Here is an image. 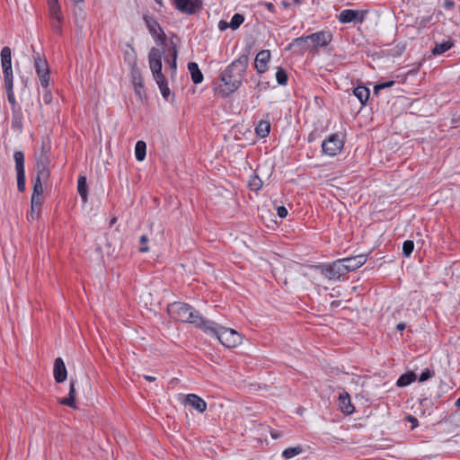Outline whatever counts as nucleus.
Segmentation results:
<instances>
[{"mask_svg":"<svg viewBox=\"0 0 460 460\" xmlns=\"http://www.w3.org/2000/svg\"><path fill=\"white\" fill-rule=\"evenodd\" d=\"M249 63L248 54L241 55L221 73L215 92L218 96L226 97L236 91L242 84Z\"/></svg>","mask_w":460,"mask_h":460,"instance_id":"1","label":"nucleus"},{"mask_svg":"<svg viewBox=\"0 0 460 460\" xmlns=\"http://www.w3.org/2000/svg\"><path fill=\"white\" fill-rule=\"evenodd\" d=\"M167 312L170 316L175 320L195 324L201 330L204 329L207 321L199 315L191 305L182 302H173L167 306Z\"/></svg>","mask_w":460,"mask_h":460,"instance_id":"2","label":"nucleus"},{"mask_svg":"<svg viewBox=\"0 0 460 460\" xmlns=\"http://www.w3.org/2000/svg\"><path fill=\"white\" fill-rule=\"evenodd\" d=\"M203 331L215 336L226 348H235L242 343V335L235 330L221 326L210 320L207 321Z\"/></svg>","mask_w":460,"mask_h":460,"instance_id":"3","label":"nucleus"},{"mask_svg":"<svg viewBox=\"0 0 460 460\" xmlns=\"http://www.w3.org/2000/svg\"><path fill=\"white\" fill-rule=\"evenodd\" d=\"M315 268L330 280H338L341 276L347 274L342 259L329 264H320L315 266Z\"/></svg>","mask_w":460,"mask_h":460,"instance_id":"4","label":"nucleus"},{"mask_svg":"<svg viewBox=\"0 0 460 460\" xmlns=\"http://www.w3.org/2000/svg\"><path fill=\"white\" fill-rule=\"evenodd\" d=\"M311 44L308 45V51L316 52L319 48L327 46L332 41V34L327 31H317L310 35L305 36Z\"/></svg>","mask_w":460,"mask_h":460,"instance_id":"5","label":"nucleus"},{"mask_svg":"<svg viewBox=\"0 0 460 460\" xmlns=\"http://www.w3.org/2000/svg\"><path fill=\"white\" fill-rule=\"evenodd\" d=\"M148 63L155 80L165 77L162 72V53L160 49L153 47L148 53Z\"/></svg>","mask_w":460,"mask_h":460,"instance_id":"6","label":"nucleus"},{"mask_svg":"<svg viewBox=\"0 0 460 460\" xmlns=\"http://www.w3.org/2000/svg\"><path fill=\"white\" fill-rule=\"evenodd\" d=\"M172 4L176 10L187 15H194L202 9L200 0H172Z\"/></svg>","mask_w":460,"mask_h":460,"instance_id":"7","label":"nucleus"},{"mask_svg":"<svg viewBox=\"0 0 460 460\" xmlns=\"http://www.w3.org/2000/svg\"><path fill=\"white\" fill-rule=\"evenodd\" d=\"M343 145V140L339 134L334 133L323 142L322 149L324 154L334 156L341 152Z\"/></svg>","mask_w":460,"mask_h":460,"instance_id":"8","label":"nucleus"},{"mask_svg":"<svg viewBox=\"0 0 460 460\" xmlns=\"http://www.w3.org/2000/svg\"><path fill=\"white\" fill-rule=\"evenodd\" d=\"M34 58V66L40 82V85L43 88H47L49 85V69L48 63L45 59H42L38 53L36 56H33Z\"/></svg>","mask_w":460,"mask_h":460,"instance_id":"9","label":"nucleus"},{"mask_svg":"<svg viewBox=\"0 0 460 460\" xmlns=\"http://www.w3.org/2000/svg\"><path fill=\"white\" fill-rule=\"evenodd\" d=\"M35 161V170L37 172L36 176H39L40 178H49V151L44 145L42 146L40 153L36 155Z\"/></svg>","mask_w":460,"mask_h":460,"instance_id":"10","label":"nucleus"},{"mask_svg":"<svg viewBox=\"0 0 460 460\" xmlns=\"http://www.w3.org/2000/svg\"><path fill=\"white\" fill-rule=\"evenodd\" d=\"M15 162V170L17 173V188L20 192L25 190V171H24V155L22 151H15L13 154Z\"/></svg>","mask_w":460,"mask_h":460,"instance_id":"11","label":"nucleus"},{"mask_svg":"<svg viewBox=\"0 0 460 460\" xmlns=\"http://www.w3.org/2000/svg\"><path fill=\"white\" fill-rule=\"evenodd\" d=\"M366 18V12L361 10L344 9L339 15L338 20L341 23H362Z\"/></svg>","mask_w":460,"mask_h":460,"instance_id":"12","label":"nucleus"},{"mask_svg":"<svg viewBox=\"0 0 460 460\" xmlns=\"http://www.w3.org/2000/svg\"><path fill=\"white\" fill-rule=\"evenodd\" d=\"M182 403L189 405L199 413H203L207 410V402L201 397L194 394L185 395Z\"/></svg>","mask_w":460,"mask_h":460,"instance_id":"13","label":"nucleus"},{"mask_svg":"<svg viewBox=\"0 0 460 460\" xmlns=\"http://www.w3.org/2000/svg\"><path fill=\"white\" fill-rule=\"evenodd\" d=\"M346 273L355 270L364 265L367 261V256L365 254H358L354 257H348L342 259Z\"/></svg>","mask_w":460,"mask_h":460,"instance_id":"14","label":"nucleus"},{"mask_svg":"<svg viewBox=\"0 0 460 460\" xmlns=\"http://www.w3.org/2000/svg\"><path fill=\"white\" fill-rule=\"evenodd\" d=\"M270 58V51L268 49L261 50L254 61L255 68L259 74H262L268 69V63Z\"/></svg>","mask_w":460,"mask_h":460,"instance_id":"15","label":"nucleus"},{"mask_svg":"<svg viewBox=\"0 0 460 460\" xmlns=\"http://www.w3.org/2000/svg\"><path fill=\"white\" fill-rule=\"evenodd\" d=\"M53 376L57 383H63L67 377L66 367L61 358H57L55 359Z\"/></svg>","mask_w":460,"mask_h":460,"instance_id":"16","label":"nucleus"},{"mask_svg":"<svg viewBox=\"0 0 460 460\" xmlns=\"http://www.w3.org/2000/svg\"><path fill=\"white\" fill-rule=\"evenodd\" d=\"M339 406L341 411L346 415H350L354 412V406L351 404L349 394L347 392H343L339 395Z\"/></svg>","mask_w":460,"mask_h":460,"instance_id":"17","label":"nucleus"},{"mask_svg":"<svg viewBox=\"0 0 460 460\" xmlns=\"http://www.w3.org/2000/svg\"><path fill=\"white\" fill-rule=\"evenodd\" d=\"M164 60L168 63L172 69V75L175 74L177 68V49L173 42L171 43V47L167 49V54L164 57Z\"/></svg>","mask_w":460,"mask_h":460,"instance_id":"18","label":"nucleus"},{"mask_svg":"<svg viewBox=\"0 0 460 460\" xmlns=\"http://www.w3.org/2000/svg\"><path fill=\"white\" fill-rule=\"evenodd\" d=\"M47 179L48 178H40L39 176H36V178L33 180V190L31 200H34L35 204H37L38 201L42 202V181H46Z\"/></svg>","mask_w":460,"mask_h":460,"instance_id":"19","label":"nucleus"},{"mask_svg":"<svg viewBox=\"0 0 460 460\" xmlns=\"http://www.w3.org/2000/svg\"><path fill=\"white\" fill-rule=\"evenodd\" d=\"M49 13L51 19H56L58 22L63 21L61 13V7L58 0H48Z\"/></svg>","mask_w":460,"mask_h":460,"instance_id":"20","label":"nucleus"},{"mask_svg":"<svg viewBox=\"0 0 460 460\" xmlns=\"http://www.w3.org/2000/svg\"><path fill=\"white\" fill-rule=\"evenodd\" d=\"M188 69L190 71L191 80L195 84H200L203 81V75L197 63L190 62L188 64Z\"/></svg>","mask_w":460,"mask_h":460,"instance_id":"21","label":"nucleus"},{"mask_svg":"<svg viewBox=\"0 0 460 460\" xmlns=\"http://www.w3.org/2000/svg\"><path fill=\"white\" fill-rule=\"evenodd\" d=\"M75 382L71 377L70 379V388L68 397L63 398L60 400V403L68 406L70 408H75Z\"/></svg>","mask_w":460,"mask_h":460,"instance_id":"22","label":"nucleus"},{"mask_svg":"<svg viewBox=\"0 0 460 460\" xmlns=\"http://www.w3.org/2000/svg\"><path fill=\"white\" fill-rule=\"evenodd\" d=\"M145 21H146V26L153 37H158L159 39H161L162 37H164V38L165 37L164 32H162V35L158 34V31H162V30H161L160 25L155 19H153L151 17H145Z\"/></svg>","mask_w":460,"mask_h":460,"instance_id":"23","label":"nucleus"},{"mask_svg":"<svg viewBox=\"0 0 460 460\" xmlns=\"http://www.w3.org/2000/svg\"><path fill=\"white\" fill-rule=\"evenodd\" d=\"M77 190L82 198L83 202L85 203L87 201L88 197V188L85 176H79L77 181Z\"/></svg>","mask_w":460,"mask_h":460,"instance_id":"24","label":"nucleus"},{"mask_svg":"<svg viewBox=\"0 0 460 460\" xmlns=\"http://www.w3.org/2000/svg\"><path fill=\"white\" fill-rule=\"evenodd\" d=\"M1 66H12V50L9 47H4L0 53Z\"/></svg>","mask_w":460,"mask_h":460,"instance_id":"25","label":"nucleus"},{"mask_svg":"<svg viewBox=\"0 0 460 460\" xmlns=\"http://www.w3.org/2000/svg\"><path fill=\"white\" fill-rule=\"evenodd\" d=\"M308 40L305 39V36L296 38L293 41L288 45V49H291L292 48L297 47L300 51L304 52L308 50Z\"/></svg>","mask_w":460,"mask_h":460,"instance_id":"26","label":"nucleus"},{"mask_svg":"<svg viewBox=\"0 0 460 460\" xmlns=\"http://www.w3.org/2000/svg\"><path fill=\"white\" fill-rule=\"evenodd\" d=\"M353 93L362 104H365L369 98V90L365 86L356 87Z\"/></svg>","mask_w":460,"mask_h":460,"instance_id":"27","label":"nucleus"},{"mask_svg":"<svg viewBox=\"0 0 460 460\" xmlns=\"http://www.w3.org/2000/svg\"><path fill=\"white\" fill-rule=\"evenodd\" d=\"M416 379V375L413 372H408L402 375L396 384L399 387H404L411 384Z\"/></svg>","mask_w":460,"mask_h":460,"instance_id":"28","label":"nucleus"},{"mask_svg":"<svg viewBox=\"0 0 460 460\" xmlns=\"http://www.w3.org/2000/svg\"><path fill=\"white\" fill-rule=\"evenodd\" d=\"M453 47V42L451 40H446L441 43H437L432 49L433 55H441L447 50H449Z\"/></svg>","mask_w":460,"mask_h":460,"instance_id":"29","label":"nucleus"},{"mask_svg":"<svg viewBox=\"0 0 460 460\" xmlns=\"http://www.w3.org/2000/svg\"><path fill=\"white\" fill-rule=\"evenodd\" d=\"M146 143L142 140L137 141L135 146L136 159L139 162L143 161L146 157Z\"/></svg>","mask_w":460,"mask_h":460,"instance_id":"30","label":"nucleus"},{"mask_svg":"<svg viewBox=\"0 0 460 460\" xmlns=\"http://www.w3.org/2000/svg\"><path fill=\"white\" fill-rule=\"evenodd\" d=\"M256 134L261 137H265L270 131V124L268 121L261 120L255 128Z\"/></svg>","mask_w":460,"mask_h":460,"instance_id":"31","label":"nucleus"},{"mask_svg":"<svg viewBox=\"0 0 460 460\" xmlns=\"http://www.w3.org/2000/svg\"><path fill=\"white\" fill-rule=\"evenodd\" d=\"M155 82L159 87L162 96L167 101L171 94V91L168 87L167 81H166L165 77H163L161 79H156Z\"/></svg>","mask_w":460,"mask_h":460,"instance_id":"32","label":"nucleus"},{"mask_svg":"<svg viewBox=\"0 0 460 460\" xmlns=\"http://www.w3.org/2000/svg\"><path fill=\"white\" fill-rule=\"evenodd\" d=\"M303 452V447L301 446H296L293 447H288L283 450L282 456L285 459H290Z\"/></svg>","mask_w":460,"mask_h":460,"instance_id":"33","label":"nucleus"},{"mask_svg":"<svg viewBox=\"0 0 460 460\" xmlns=\"http://www.w3.org/2000/svg\"><path fill=\"white\" fill-rule=\"evenodd\" d=\"M2 70H3V75H4V86L13 85V67L5 66V67H2Z\"/></svg>","mask_w":460,"mask_h":460,"instance_id":"34","label":"nucleus"},{"mask_svg":"<svg viewBox=\"0 0 460 460\" xmlns=\"http://www.w3.org/2000/svg\"><path fill=\"white\" fill-rule=\"evenodd\" d=\"M41 204V201H38L37 204H35L34 200H31V212L28 215L29 219L31 218L32 220H35L39 218Z\"/></svg>","mask_w":460,"mask_h":460,"instance_id":"35","label":"nucleus"},{"mask_svg":"<svg viewBox=\"0 0 460 460\" xmlns=\"http://www.w3.org/2000/svg\"><path fill=\"white\" fill-rule=\"evenodd\" d=\"M276 80L280 85H286L288 84V75L282 67L278 68L276 72Z\"/></svg>","mask_w":460,"mask_h":460,"instance_id":"36","label":"nucleus"},{"mask_svg":"<svg viewBox=\"0 0 460 460\" xmlns=\"http://www.w3.org/2000/svg\"><path fill=\"white\" fill-rule=\"evenodd\" d=\"M244 22L243 15L240 13H235L231 19V22H229L230 28L233 30H236L240 27V25Z\"/></svg>","mask_w":460,"mask_h":460,"instance_id":"37","label":"nucleus"},{"mask_svg":"<svg viewBox=\"0 0 460 460\" xmlns=\"http://www.w3.org/2000/svg\"><path fill=\"white\" fill-rule=\"evenodd\" d=\"M249 187L252 190L258 191L262 187V181L257 175H254L249 181Z\"/></svg>","mask_w":460,"mask_h":460,"instance_id":"38","label":"nucleus"},{"mask_svg":"<svg viewBox=\"0 0 460 460\" xmlns=\"http://www.w3.org/2000/svg\"><path fill=\"white\" fill-rule=\"evenodd\" d=\"M414 249V243L411 240H407L402 244V253L404 256L409 257Z\"/></svg>","mask_w":460,"mask_h":460,"instance_id":"39","label":"nucleus"},{"mask_svg":"<svg viewBox=\"0 0 460 460\" xmlns=\"http://www.w3.org/2000/svg\"><path fill=\"white\" fill-rule=\"evenodd\" d=\"M148 238L146 235H142L139 239V248L138 251L140 252H146L149 251V247L147 246Z\"/></svg>","mask_w":460,"mask_h":460,"instance_id":"40","label":"nucleus"},{"mask_svg":"<svg viewBox=\"0 0 460 460\" xmlns=\"http://www.w3.org/2000/svg\"><path fill=\"white\" fill-rule=\"evenodd\" d=\"M133 84H134L135 91H136L137 94L141 98V92L139 89L143 88L142 78L140 76L139 77L134 76Z\"/></svg>","mask_w":460,"mask_h":460,"instance_id":"41","label":"nucleus"},{"mask_svg":"<svg viewBox=\"0 0 460 460\" xmlns=\"http://www.w3.org/2000/svg\"><path fill=\"white\" fill-rule=\"evenodd\" d=\"M43 89L44 90L42 93V101L44 102L45 104H49L52 102V93L49 90V87L43 88Z\"/></svg>","mask_w":460,"mask_h":460,"instance_id":"42","label":"nucleus"},{"mask_svg":"<svg viewBox=\"0 0 460 460\" xmlns=\"http://www.w3.org/2000/svg\"><path fill=\"white\" fill-rule=\"evenodd\" d=\"M433 376V372L430 371L429 368H426L420 376V382H425L428 379H429Z\"/></svg>","mask_w":460,"mask_h":460,"instance_id":"43","label":"nucleus"},{"mask_svg":"<svg viewBox=\"0 0 460 460\" xmlns=\"http://www.w3.org/2000/svg\"><path fill=\"white\" fill-rule=\"evenodd\" d=\"M394 84V81H388L386 83H384V84H376L374 88V91L375 93H376L378 91L382 90V89H385V88H388V87H391L392 85Z\"/></svg>","mask_w":460,"mask_h":460,"instance_id":"44","label":"nucleus"},{"mask_svg":"<svg viewBox=\"0 0 460 460\" xmlns=\"http://www.w3.org/2000/svg\"><path fill=\"white\" fill-rule=\"evenodd\" d=\"M5 89H6V92H7L8 101L11 103H14L15 98H14V93H13V85H11V86L7 85V86H5Z\"/></svg>","mask_w":460,"mask_h":460,"instance_id":"45","label":"nucleus"},{"mask_svg":"<svg viewBox=\"0 0 460 460\" xmlns=\"http://www.w3.org/2000/svg\"><path fill=\"white\" fill-rule=\"evenodd\" d=\"M259 4L261 6L265 7L266 9H268L272 13H274L276 12L275 5L271 2H261Z\"/></svg>","mask_w":460,"mask_h":460,"instance_id":"46","label":"nucleus"},{"mask_svg":"<svg viewBox=\"0 0 460 460\" xmlns=\"http://www.w3.org/2000/svg\"><path fill=\"white\" fill-rule=\"evenodd\" d=\"M277 214L280 218H285L288 216V209L284 206L277 208Z\"/></svg>","mask_w":460,"mask_h":460,"instance_id":"47","label":"nucleus"},{"mask_svg":"<svg viewBox=\"0 0 460 460\" xmlns=\"http://www.w3.org/2000/svg\"><path fill=\"white\" fill-rule=\"evenodd\" d=\"M61 22H58V21H57L56 19H52L51 26H52V29H53L56 32H60V31H61Z\"/></svg>","mask_w":460,"mask_h":460,"instance_id":"48","label":"nucleus"},{"mask_svg":"<svg viewBox=\"0 0 460 460\" xmlns=\"http://www.w3.org/2000/svg\"><path fill=\"white\" fill-rule=\"evenodd\" d=\"M406 419L409 422L411 423V429H415L418 426V420L415 417L408 415Z\"/></svg>","mask_w":460,"mask_h":460,"instance_id":"49","label":"nucleus"},{"mask_svg":"<svg viewBox=\"0 0 460 460\" xmlns=\"http://www.w3.org/2000/svg\"><path fill=\"white\" fill-rule=\"evenodd\" d=\"M227 28H230V24L226 21H220L218 22V29L220 31H226Z\"/></svg>","mask_w":460,"mask_h":460,"instance_id":"50","label":"nucleus"},{"mask_svg":"<svg viewBox=\"0 0 460 460\" xmlns=\"http://www.w3.org/2000/svg\"><path fill=\"white\" fill-rule=\"evenodd\" d=\"M444 6L447 9H452L454 7V2L451 1V0H446L445 3H444Z\"/></svg>","mask_w":460,"mask_h":460,"instance_id":"51","label":"nucleus"},{"mask_svg":"<svg viewBox=\"0 0 460 460\" xmlns=\"http://www.w3.org/2000/svg\"><path fill=\"white\" fill-rule=\"evenodd\" d=\"M405 328H406V324L404 323H400L396 326V329L399 331H403Z\"/></svg>","mask_w":460,"mask_h":460,"instance_id":"52","label":"nucleus"},{"mask_svg":"<svg viewBox=\"0 0 460 460\" xmlns=\"http://www.w3.org/2000/svg\"><path fill=\"white\" fill-rule=\"evenodd\" d=\"M144 378H145L146 380L149 381V382H154V381L156 379V377H155V376H147V375H145V376H144Z\"/></svg>","mask_w":460,"mask_h":460,"instance_id":"53","label":"nucleus"},{"mask_svg":"<svg viewBox=\"0 0 460 460\" xmlns=\"http://www.w3.org/2000/svg\"><path fill=\"white\" fill-rule=\"evenodd\" d=\"M281 4H282L283 7L288 8V7L291 6L292 4L288 2V1H286V0H283V1H281Z\"/></svg>","mask_w":460,"mask_h":460,"instance_id":"54","label":"nucleus"},{"mask_svg":"<svg viewBox=\"0 0 460 460\" xmlns=\"http://www.w3.org/2000/svg\"><path fill=\"white\" fill-rule=\"evenodd\" d=\"M302 2V0H293V4H299Z\"/></svg>","mask_w":460,"mask_h":460,"instance_id":"55","label":"nucleus"},{"mask_svg":"<svg viewBox=\"0 0 460 460\" xmlns=\"http://www.w3.org/2000/svg\"><path fill=\"white\" fill-rule=\"evenodd\" d=\"M456 405L457 407H460V397L456 400Z\"/></svg>","mask_w":460,"mask_h":460,"instance_id":"56","label":"nucleus"},{"mask_svg":"<svg viewBox=\"0 0 460 460\" xmlns=\"http://www.w3.org/2000/svg\"><path fill=\"white\" fill-rule=\"evenodd\" d=\"M158 4L162 5V0H155Z\"/></svg>","mask_w":460,"mask_h":460,"instance_id":"57","label":"nucleus"}]
</instances>
